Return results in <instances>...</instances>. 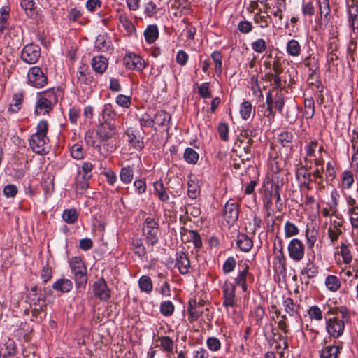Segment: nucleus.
<instances>
[{
    "instance_id": "obj_1",
    "label": "nucleus",
    "mask_w": 358,
    "mask_h": 358,
    "mask_svg": "<svg viewBox=\"0 0 358 358\" xmlns=\"http://www.w3.org/2000/svg\"><path fill=\"white\" fill-rule=\"evenodd\" d=\"M49 124L45 120H41L36 126V131L33 134L29 140V144L32 151L38 155L46 154L49 149L50 139L48 137Z\"/></svg>"
},
{
    "instance_id": "obj_2",
    "label": "nucleus",
    "mask_w": 358,
    "mask_h": 358,
    "mask_svg": "<svg viewBox=\"0 0 358 358\" xmlns=\"http://www.w3.org/2000/svg\"><path fill=\"white\" fill-rule=\"evenodd\" d=\"M118 132L117 124L99 123L97 125L96 134L101 145L99 147V152L104 157H108L115 150L113 145L108 141L114 138Z\"/></svg>"
},
{
    "instance_id": "obj_3",
    "label": "nucleus",
    "mask_w": 358,
    "mask_h": 358,
    "mask_svg": "<svg viewBox=\"0 0 358 358\" xmlns=\"http://www.w3.org/2000/svg\"><path fill=\"white\" fill-rule=\"evenodd\" d=\"M70 268L74 275L77 288H85L87 282V268L79 257H73L69 262Z\"/></svg>"
},
{
    "instance_id": "obj_4",
    "label": "nucleus",
    "mask_w": 358,
    "mask_h": 358,
    "mask_svg": "<svg viewBox=\"0 0 358 358\" xmlns=\"http://www.w3.org/2000/svg\"><path fill=\"white\" fill-rule=\"evenodd\" d=\"M143 234L145 237L146 243L153 246L159 241V224L152 217H147L143 224Z\"/></svg>"
},
{
    "instance_id": "obj_5",
    "label": "nucleus",
    "mask_w": 358,
    "mask_h": 358,
    "mask_svg": "<svg viewBox=\"0 0 358 358\" xmlns=\"http://www.w3.org/2000/svg\"><path fill=\"white\" fill-rule=\"evenodd\" d=\"M254 281V275L249 272V266L244 263L238 266L237 276L234 278V283L236 286L241 288L243 292L250 294L248 290V283H252Z\"/></svg>"
},
{
    "instance_id": "obj_6",
    "label": "nucleus",
    "mask_w": 358,
    "mask_h": 358,
    "mask_svg": "<svg viewBox=\"0 0 358 358\" xmlns=\"http://www.w3.org/2000/svg\"><path fill=\"white\" fill-rule=\"evenodd\" d=\"M41 57V48L34 43H29L24 46L20 53L21 59L29 64L37 63Z\"/></svg>"
},
{
    "instance_id": "obj_7",
    "label": "nucleus",
    "mask_w": 358,
    "mask_h": 358,
    "mask_svg": "<svg viewBox=\"0 0 358 358\" xmlns=\"http://www.w3.org/2000/svg\"><path fill=\"white\" fill-rule=\"evenodd\" d=\"M289 257L294 262H300L305 255V245L299 238L292 239L287 245Z\"/></svg>"
},
{
    "instance_id": "obj_8",
    "label": "nucleus",
    "mask_w": 358,
    "mask_h": 358,
    "mask_svg": "<svg viewBox=\"0 0 358 358\" xmlns=\"http://www.w3.org/2000/svg\"><path fill=\"white\" fill-rule=\"evenodd\" d=\"M28 83L36 88L43 87L48 83V77L38 66H33L29 69L28 73Z\"/></svg>"
},
{
    "instance_id": "obj_9",
    "label": "nucleus",
    "mask_w": 358,
    "mask_h": 358,
    "mask_svg": "<svg viewBox=\"0 0 358 358\" xmlns=\"http://www.w3.org/2000/svg\"><path fill=\"white\" fill-rule=\"evenodd\" d=\"M345 329L344 321L338 317L326 319V330L334 338H339L343 334Z\"/></svg>"
},
{
    "instance_id": "obj_10",
    "label": "nucleus",
    "mask_w": 358,
    "mask_h": 358,
    "mask_svg": "<svg viewBox=\"0 0 358 358\" xmlns=\"http://www.w3.org/2000/svg\"><path fill=\"white\" fill-rule=\"evenodd\" d=\"M236 285L229 281H225L222 285L223 306L225 308L234 307L236 305Z\"/></svg>"
},
{
    "instance_id": "obj_11",
    "label": "nucleus",
    "mask_w": 358,
    "mask_h": 358,
    "mask_svg": "<svg viewBox=\"0 0 358 358\" xmlns=\"http://www.w3.org/2000/svg\"><path fill=\"white\" fill-rule=\"evenodd\" d=\"M117 113L113 106L110 103H105L99 112V122L117 124Z\"/></svg>"
},
{
    "instance_id": "obj_12",
    "label": "nucleus",
    "mask_w": 358,
    "mask_h": 358,
    "mask_svg": "<svg viewBox=\"0 0 358 358\" xmlns=\"http://www.w3.org/2000/svg\"><path fill=\"white\" fill-rule=\"evenodd\" d=\"M93 292L96 297L102 301H108L110 298V290L103 278H100L94 282Z\"/></svg>"
},
{
    "instance_id": "obj_13",
    "label": "nucleus",
    "mask_w": 358,
    "mask_h": 358,
    "mask_svg": "<svg viewBox=\"0 0 358 358\" xmlns=\"http://www.w3.org/2000/svg\"><path fill=\"white\" fill-rule=\"evenodd\" d=\"M239 206L237 203L227 201L224 206V217L229 224H233L238 218Z\"/></svg>"
},
{
    "instance_id": "obj_14",
    "label": "nucleus",
    "mask_w": 358,
    "mask_h": 358,
    "mask_svg": "<svg viewBox=\"0 0 358 358\" xmlns=\"http://www.w3.org/2000/svg\"><path fill=\"white\" fill-rule=\"evenodd\" d=\"M176 266L181 274L185 275L189 273L190 261L186 253L182 251L177 252L176 254Z\"/></svg>"
},
{
    "instance_id": "obj_15",
    "label": "nucleus",
    "mask_w": 358,
    "mask_h": 358,
    "mask_svg": "<svg viewBox=\"0 0 358 358\" xmlns=\"http://www.w3.org/2000/svg\"><path fill=\"white\" fill-rule=\"evenodd\" d=\"M124 61L128 69L142 71L145 67V62L141 57L133 55L124 57Z\"/></svg>"
},
{
    "instance_id": "obj_16",
    "label": "nucleus",
    "mask_w": 358,
    "mask_h": 358,
    "mask_svg": "<svg viewBox=\"0 0 358 358\" xmlns=\"http://www.w3.org/2000/svg\"><path fill=\"white\" fill-rule=\"evenodd\" d=\"M319 273V267L310 259H308V262L303 267L301 271V275H305L308 280L315 278ZM309 280L306 282L308 285Z\"/></svg>"
},
{
    "instance_id": "obj_17",
    "label": "nucleus",
    "mask_w": 358,
    "mask_h": 358,
    "mask_svg": "<svg viewBox=\"0 0 358 358\" xmlns=\"http://www.w3.org/2000/svg\"><path fill=\"white\" fill-rule=\"evenodd\" d=\"M84 67H80L76 73V78L80 84L89 85L90 87L96 85V81L90 73H85Z\"/></svg>"
},
{
    "instance_id": "obj_18",
    "label": "nucleus",
    "mask_w": 358,
    "mask_h": 358,
    "mask_svg": "<svg viewBox=\"0 0 358 358\" xmlns=\"http://www.w3.org/2000/svg\"><path fill=\"white\" fill-rule=\"evenodd\" d=\"M126 135L129 143L136 150H141L144 148L145 144L143 138L136 136V131L134 129L128 128L126 131Z\"/></svg>"
},
{
    "instance_id": "obj_19",
    "label": "nucleus",
    "mask_w": 358,
    "mask_h": 358,
    "mask_svg": "<svg viewBox=\"0 0 358 358\" xmlns=\"http://www.w3.org/2000/svg\"><path fill=\"white\" fill-rule=\"evenodd\" d=\"M54 105L38 96L36 103L34 113L36 115L48 114L53 108Z\"/></svg>"
},
{
    "instance_id": "obj_20",
    "label": "nucleus",
    "mask_w": 358,
    "mask_h": 358,
    "mask_svg": "<svg viewBox=\"0 0 358 358\" xmlns=\"http://www.w3.org/2000/svg\"><path fill=\"white\" fill-rule=\"evenodd\" d=\"M236 245L241 251L248 252L252 249L253 241L248 235L239 233L237 236Z\"/></svg>"
},
{
    "instance_id": "obj_21",
    "label": "nucleus",
    "mask_w": 358,
    "mask_h": 358,
    "mask_svg": "<svg viewBox=\"0 0 358 358\" xmlns=\"http://www.w3.org/2000/svg\"><path fill=\"white\" fill-rule=\"evenodd\" d=\"M93 70L99 74H103L108 67V59L104 56L94 57L91 62Z\"/></svg>"
},
{
    "instance_id": "obj_22",
    "label": "nucleus",
    "mask_w": 358,
    "mask_h": 358,
    "mask_svg": "<svg viewBox=\"0 0 358 358\" xmlns=\"http://www.w3.org/2000/svg\"><path fill=\"white\" fill-rule=\"evenodd\" d=\"M280 250L275 256V259L278 261V265L275 264V269L277 272L282 274L286 272V258L283 253L282 240L279 239Z\"/></svg>"
},
{
    "instance_id": "obj_23",
    "label": "nucleus",
    "mask_w": 358,
    "mask_h": 358,
    "mask_svg": "<svg viewBox=\"0 0 358 358\" xmlns=\"http://www.w3.org/2000/svg\"><path fill=\"white\" fill-rule=\"evenodd\" d=\"M341 352V348L335 344L322 348L320 352L321 358H337Z\"/></svg>"
},
{
    "instance_id": "obj_24",
    "label": "nucleus",
    "mask_w": 358,
    "mask_h": 358,
    "mask_svg": "<svg viewBox=\"0 0 358 358\" xmlns=\"http://www.w3.org/2000/svg\"><path fill=\"white\" fill-rule=\"evenodd\" d=\"M273 196H274V190L273 189V185L271 188H265L264 195L263 198L264 207L266 210V216L269 217L271 215V208L273 206Z\"/></svg>"
},
{
    "instance_id": "obj_25",
    "label": "nucleus",
    "mask_w": 358,
    "mask_h": 358,
    "mask_svg": "<svg viewBox=\"0 0 358 358\" xmlns=\"http://www.w3.org/2000/svg\"><path fill=\"white\" fill-rule=\"evenodd\" d=\"M10 8L8 6L0 8V33L3 34L8 28Z\"/></svg>"
},
{
    "instance_id": "obj_26",
    "label": "nucleus",
    "mask_w": 358,
    "mask_h": 358,
    "mask_svg": "<svg viewBox=\"0 0 358 358\" xmlns=\"http://www.w3.org/2000/svg\"><path fill=\"white\" fill-rule=\"evenodd\" d=\"M154 193L157 196L158 199L162 202H166L169 199V196L166 192V189L161 180L156 181L153 184Z\"/></svg>"
},
{
    "instance_id": "obj_27",
    "label": "nucleus",
    "mask_w": 358,
    "mask_h": 358,
    "mask_svg": "<svg viewBox=\"0 0 358 358\" xmlns=\"http://www.w3.org/2000/svg\"><path fill=\"white\" fill-rule=\"evenodd\" d=\"M24 94L22 92L15 93L13 95L11 103L8 107V111L11 113H17L21 109Z\"/></svg>"
},
{
    "instance_id": "obj_28",
    "label": "nucleus",
    "mask_w": 358,
    "mask_h": 358,
    "mask_svg": "<svg viewBox=\"0 0 358 358\" xmlns=\"http://www.w3.org/2000/svg\"><path fill=\"white\" fill-rule=\"evenodd\" d=\"M52 288L56 291H59L62 293H66L70 292L73 288V283L69 279L62 278L57 280L52 285Z\"/></svg>"
},
{
    "instance_id": "obj_29",
    "label": "nucleus",
    "mask_w": 358,
    "mask_h": 358,
    "mask_svg": "<svg viewBox=\"0 0 358 358\" xmlns=\"http://www.w3.org/2000/svg\"><path fill=\"white\" fill-rule=\"evenodd\" d=\"M134 175V168L131 166H126L121 168L120 178L124 185L130 184Z\"/></svg>"
},
{
    "instance_id": "obj_30",
    "label": "nucleus",
    "mask_w": 358,
    "mask_h": 358,
    "mask_svg": "<svg viewBox=\"0 0 358 358\" xmlns=\"http://www.w3.org/2000/svg\"><path fill=\"white\" fill-rule=\"evenodd\" d=\"M144 37L148 43H154L159 36V31L157 25L151 24L148 26L144 31Z\"/></svg>"
},
{
    "instance_id": "obj_31",
    "label": "nucleus",
    "mask_w": 358,
    "mask_h": 358,
    "mask_svg": "<svg viewBox=\"0 0 358 358\" xmlns=\"http://www.w3.org/2000/svg\"><path fill=\"white\" fill-rule=\"evenodd\" d=\"M266 108L264 111V115L269 119V120H273L275 117V112L273 110V96L271 90H269L266 93Z\"/></svg>"
},
{
    "instance_id": "obj_32",
    "label": "nucleus",
    "mask_w": 358,
    "mask_h": 358,
    "mask_svg": "<svg viewBox=\"0 0 358 358\" xmlns=\"http://www.w3.org/2000/svg\"><path fill=\"white\" fill-rule=\"evenodd\" d=\"M187 194L192 199H196L200 194L199 185L191 177H189L187 181Z\"/></svg>"
},
{
    "instance_id": "obj_33",
    "label": "nucleus",
    "mask_w": 358,
    "mask_h": 358,
    "mask_svg": "<svg viewBox=\"0 0 358 358\" xmlns=\"http://www.w3.org/2000/svg\"><path fill=\"white\" fill-rule=\"evenodd\" d=\"M282 304L285 312L289 316H294L299 314L298 309L299 308V305L295 303L292 299L289 297L285 298L283 299Z\"/></svg>"
},
{
    "instance_id": "obj_34",
    "label": "nucleus",
    "mask_w": 358,
    "mask_h": 358,
    "mask_svg": "<svg viewBox=\"0 0 358 358\" xmlns=\"http://www.w3.org/2000/svg\"><path fill=\"white\" fill-rule=\"evenodd\" d=\"M286 51L290 56L298 57L301 55V47L298 41L291 39L287 43Z\"/></svg>"
},
{
    "instance_id": "obj_35",
    "label": "nucleus",
    "mask_w": 358,
    "mask_h": 358,
    "mask_svg": "<svg viewBox=\"0 0 358 358\" xmlns=\"http://www.w3.org/2000/svg\"><path fill=\"white\" fill-rule=\"evenodd\" d=\"M92 178L77 172L75 178L76 188L81 192L85 191L89 187V180Z\"/></svg>"
},
{
    "instance_id": "obj_36",
    "label": "nucleus",
    "mask_w": 358,
    "mask_h": 358,
    "mask_svg": "<svg viewBox=\"0 0 358 358\" xmlns=\"http://www.w3.org/2000/svg\"><path fill=\"white\" fill-rule=\"evenodd\" d=\"M62 217L65 222L72 224L78 221L79 213L76 208H69L63 211Z\"/></svg>"
},
{
    "instance_id": "obj_37",
    "label": "nucleus",
    "mask_w": 358,
    "mask_h": 358,
    "mask_svg": "<svg viewBox=\"0 0 358 358\" xmlns=\"http://www.w3.org/2000/svg\"><path fill=\"white\" fill-rule=\"evenodd\" d=\"M138 287L141 292L150 294L153 289L151 278L148 275H142L138 280Z\"/></svg>"
},
{
    "instance_id": "obj_38",
    "label": "nucleus",
    "mask_w": 358,
    "mask_h": 358,
    "mask_svg": "<svg viewBox=\"0 0 358 358\" xmlns=\"http://www.w3.org/2000/svg\"><path fill=\"white\" fill-rule=\"evenodd\" d=\"M154 123L159 126L167 125L171 120V115L164 110H158L154 116Z\"/></svg>"
},
{
    "instance_id": "obj_39",
    "label": "nucleus",
    "mask_w": 358,
    "mask_h": 358,
    "mask_svg": "<svg viewBox=\"0 0 358 358\" xmlns=\"http://www.w3.org/2000/svg\"><path fill=\"white\" fill-rule=\"evenodd\" d=\"M304 112L303 115L307 120L312 119L315 114V102L314 99L310 98H305L303 101Z\"/></svg>"
},
{
    "instance_id": "obj_40",
    "label": "nucleus",
    "mask_w": 358,
    "mask_h": 358,
    "mask_svg": "<svg viewBox=\"0 0 358 358\" xmlns=\"http://www.w3.org/2000/svg\"><path fill=\"white\" fill-rule=\"evenodd\" d=\"M243 132L244 136L250 138L251 137H256L261 133V129L259 128L258 123L252 122L245 126L243 129Z\"/></svg>"
},
{
    "instance_id": "obj_41",
    "label": "nucleus",
    "mask_w": 358,
    "mask_h": 358,
    "mask_svg": "<svg viewBox=\"0 0 358 358\" xmlns=\"http://www.w3.org/2000/svg\"><path fill=\"white\" fill-rule=\"evenodd\" d=\"M6 352L3 354L2 358H10L13 357L17 353V344L10 338H8L3 343Z\"/></svg>"
},
{
    "instance_id": "obj_42",
    "label": "nucleus",
    "mask_w": 358,
    "mask_h": 358,
    "mask_svg": "<svg viewBox=\"0 0 358 358\" xmlns=\"http://www.w3.org/2000/svg\"><path fill=\"white\" fill-rule=\"evenodd\" d=\"M296 175L298 179H299L300 176L304 179L303 186L308 189H311L310 183L313 182L312 174L307 171V169L305 166H302L300 170H298Z\"/></svg>"
},
{
    "instance_id": "obj_43",
    "label": "nucleus",
    "mask_w": 358,
    "mask_h": 358,
    "mask_svg": "<svg viewBox=\"0 0 358 358\" xmlns=\"http://www.w3.org/2000/svg\"><path fill=\"white\" fill-rule=\"evenodd\" d=\"M325 285L329 290L336 292L341 287V282L337 276L329 275L326 278Z\"/></svg>"
},
{
    "instance_id": "obj_44",
    "label": "nucleus",
    "mask_w": 358,
    "mask_h": 358,
    "mask_svg": "<svg viewBox=\"0 0 358 358\" xmlns=\"http://www.w3.org/2000/svg\"><path fill=\"white\" fill-rule=\"evenodd\" d=\"M348 15L349 26L354 29L355 22L358 17V6L353 3L348 6Z\"/></svg>"
},
{
    "instance_id": "obj_45",
    "label": "nucleus",
    "mask_w": 358,
    "mask_h": 358,
    "mask_svg": "<svg viewBox=\"0 0 358 358\" xmlns=\"http://www.w3.org/2000/svg\"><path fill=\"white\" fill-rule=\"evenodd\" d=\"M71 156L77 160L82 159L85 156V151L81 143H76L70 147Z\"/></svg>"
},
{
    "instance_id": "obj_46",
    "label": "nucleus",
    "mask_w": 358,
    "mask_h": 358,
    "mask_svg": "<svg viewBox=\"0 0 358 358\" xmlns=\"http://www.w3.org/2000/svg\"><path fill=\"white\" fill-rule=\"evenodd\" d=\"M38 96H41L43 99H47V101L51 103L54 106L58 101L55 88H50L45 91L38 93Z\"/></svg>"
},
{
    "instance_id": "obj_47",
    "label": "nucleus",
    "mask_w": 358,
    "mask_h": 358,
    "mask_svg": "<svg viewBox=\"0 0 358 358\" xmlns=\"http://www.w3.org/2000/svg\"><path fill=\"white\" fill-rule=\"evenodd\" d=\"M342 185L345 189H350L354 182V176L351 171L345 170L341 175Z\"/></svg>"
},
{
    "instance_id": "obj_48",
    "label": "nucleus",
    "mask_w": 358,
    "mask_h": 358,
    "mask_svg": "<svg viewBox=\"0 0 358 358\" xmlns=\"http://www.w3.org/2000/svg\"><path fill=\"white\" fill-rule=\"evenodd\" d=\"M211 58L215 63V71L220 75L222 71V55L220 51H214L211 53Z\"/></svg>"
},
{
    "instance_id": "obj_49",
    "label": "nucleus",
    "mask_w": 358,
    "mask_h": 358,
    "mask_svg": "<svg viewBox=\"0 0 358 358\" xmlns=\"http://www.w3.org/2000/svg\"><path fill=\"white\" fill-rule=\"evenodd\" d=\"M183 157L187 163L192 164H195L199 159V154L192 148L185 149Z\"/></svg>"
},
{
    "instance_id": "obj_50",
    "label": "nucleus",
    "mask_w": 358,
    "mask_h": 358,
    "mask_svg": "<svg viewBox=\"0 0 358 358\" xmlns=\"http://www.w3.org/2000/svg\"><path fill=\"white\" fill-rule=\"evenodd\" d=\"M20 6L24 10L28 17H32L34 16L36 9L34 0H21Z\"/></svg>"
},
{
    "instance_id": "obj_51",
    "label": "nucleus",
    "mask_w": 358,
    "mask_h": 358,
    "mask_svg": "<svg viewBox=\"0 0 358 358\" xmlns=\"http://www.w3.org/2000/svg\"><path fill=\"white\" fill-rule=\"evenodd\" d=\"M161 346L163 350L167 352L172 353L174 349V342L168 336H164L159 338Z\"/></svg>"
},
{
    "instance_id": "obj_52",
    "label": "nucleus",
    "mask_w": 358,
    "mask_h": 358,
    "mask_svg": "<svg viewBox=\"0 0 358 358\" xmlns=\"http://www.w3.org/2000/svg\"><path fill=\"white\" fill-rule=\"evenodd\" d=\"M187 241L192 242L196 249H201L202 247L201 236L199 234L194 230L188 231Z\"/></svg>"
},
{
    "instance_id": "obj_53",
    "label": "nucleus",
    "mask_w": 358,
    "mask_h": 358,
    "mask_svg": "<svg viewBox=\"0 0 358 358\" xmlns=\"http://www.w3.org/2000/svg\"><path fill=\"white\" fill-rule=\"evenodd\" d=\"M134 253L141 258L146 255V250L141 239H135L132 242Z\"/></svg>"
},
{
    "instance_id": "obj_54",
    "label": "nucleus",
    "mask_w": 358,
    "mask_h": 358,
    "mask_svg": "<svg viewBox=\"0 0 358 358\" xmlns=\"http://www.w3.org/2000/svg\"><path fill=\"white\" fill-rule=\"evenodd\" d=\"M252 106L249 101H243L240 106V114L241 117L246 120L251 115Z\"/></svg>"
},
{
    "instance_id": "obj_55",
    "label": "nucleus",
    "mask_w": 358,
    "mask_h": 358,
    "mask_svg": "<svg viewBox=\"0 0 358 358\" xmlns=\"http://www.w3.org/2000/svg\"><path fill=\"white\" fill-rule=\"evenodd\" d=\"M175 310V306L171 301H163L160 305V313L166 317L171 315Z\"/></svg>"
},
{
    "instance_id": "obj_56",
    "label": "nucleus",
    "mask_w": 358,
    "mask_h": 358,
    "mask_svg": "<svg viewBox=\"0 0 358 358\" xmlns=\"http://www.w3.org/2000/svg\"><path fill=\"white\" fill-rule=\"evenodd\" d=\"M282 147H289L293 139V134L287 131L281 132L278 137Z\"/></svg>"
},
{
    "instance_id": "obj_57",
    "label": "nucleus",
    "mask_w": 358,
    "mask_h": 358,
    "mask_svg": "<svg viewBox=\"0 0 358 358\" xmlns=\"http://www.w3.org/2000/svg\"><path fill=\"white\" fill-rule=\"evenodd\" d=\"M299 230L298 227L292 222L287 221L285 224V236L286 238L292 237L298 235Z\"/></svg>"
},
{
    "instance_id": "obj_58",
    "label": "nucleus",
    "mask_w": 358,
    "mask_h": 358,
    "mask_svg": "<svg viewBox=\"0 0 358 358\" xmlns=\"http://www.w3.org/2000/svg\"><path fill=\"white\" fill-rule=\"evenodd\" d=\"M251 48L257 53L262 54L266 50L267 45L263 38H258L251 43Z\"/></svg>"
},
{
    "instance_id": "obj_59",
    "label": "nucleus",
    "mask_w": 358,
    "mask_h": 358,
    "mask_svg": "<svg viewBox=\"0 0 358 358\" xmlns=\"http://www.w3.org/2000/svg\"><path fill=\"white\" fill-rule=\"evenodd\" d=\"M206 346L211 352H217L221 348V342L217 338L210 336L206 340Z\"/></svg>"
},
{
    "instance_id": "obj_60",
    "label": "nucleus",
    "mask_w": 358,
    "mask_h": 358,
    "mask_svg": "<svg viewBox=\"0 0 358 358\" xmlns=\"http://www.w3.org/2000/svg\"><path fill=\"white\" fill-rule=\"evenodd\" d=\"M83 13L77 8H72L68 10L67 20L70 23L76 22L81 17Z\"/></svg>"
},
{
    "instance_id": "obj_61",
    "label": "nucleus",
    "mask_w": 358,
    "mask_h": 358,
    "mask_svg": "<svg viewBox=\"0 0 358 358\" xmlns=\"http://www.w3.org/2000/svg\"><path fill=\"white\" fill-rule=\"evenodd\" d=\"M308 315L311 320L320 321L322 320V312L317 306H313L308 310Z\"/></svg>"
},
{
    "instance_id": "obj_62",
    "label": "nucleus",
    "mask_w": 358,
    "mask_h": 358,
    "mask_svg": "<svg viewBox=\"0 0 358 358\" xmlns=\"http://www.w3.org/2000/svg\"><path fill=\"white\" fill-rule=\"evenodd\" d=\"M94 164L90 162H84L82 165L78 168L77 172H80L83 175L92 178V171L94 169Z\"/></svg>"
},
{
    "instance_id": "obj_63",
    "label": "nucleus",
    "mask_w": 358,
    "mask_h": 358,
    "mask_svg": "<svg viewBox=\"0 0 358 358\" xmlns=\"http://www.w3.org/2000/svg\"><path fill=\"white\" fill-rule=\"evenodd\" d=\"M120 22L126 29L128 34H132L136 31V28L133 22L125 16L120 17Z\"/></svg>"
},
{
    "instance_id": "obj_64",
    "label": "nucleus",
    "mask_w": 358,
    "mask_h": 358,
    "mask_svg": "<svg viewBox=\"0 0 358 358\" xmlns=\"http://www.w3.org/2000/svg\"><path fill=\"white\" fill-rule=\"evenodd\" d=\"M236 261L234 257H229L223 264L222 271L224 273L232 272L236 267Z\"/></svg>"
}]
</instances>
